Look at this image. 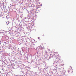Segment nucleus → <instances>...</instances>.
I'll return each instance as SVG.
<instances>
[{
	"label": "nucleus",
	"mask_w": 76,
	"mask_h": 76,
	"mask_svg": "<svg viewBox=\"0 0 76 76\" xmlns=\"http://www.w3.org/2000/svg\"><path fill=\"white\" fill-rule=\"evenodd\" d=\"M31 47L32 48H35L36 47V45H35V44L34 43L33 45H31Z\"/></svg>",
	"instance_id": "obj_1"
},
{
	"label": "nucleus",
	"mask_w": 76,
	"mask_h": 76,
	"mask_svg": "<svg viewBox=\"0 0 76 76\" xmlns=\"http://www.w3.org/2000/svg\"><path fill=\"white\" fill-rule=\"evenodd\" d=\"M40 46L41 47V50H44V47L41 46Z\"/></svg>",
	"instance_id": "obj_2"
},
{
	"label": "nucleus",
	"mask_w": 76,
	"mask_h": 76,
	"mask_svg": "<svg viewBox=\"0 0 76 76\" xmlns=\"http://www.w3.org/2000/svg\"><path fill=\"white\" fill-rule=\"evenodd\" d=\"M56 59H57V61H59V60H60V59H59L58 58H56Z\"/></svg>",
	"instance_id": "obj_3"
},
{
	"label": "nucleus",
	"mask_w": 76,
	"mask_h": 76,
	"mask_svg": "<svg viewBox=\"0 0 76 76\" xmlns=\"http://www.w3.org/2000/svg\"><path fill=\"white\" fill-rule=\"evenodd\" d=\"M72 67H70V69H71V71H72Z\"/></svg>",
	"instance_id": "obj_4"
},
{
	"label": "nucleus",
	"mask_w": 76,
	"mask_h": 76,
	"mask_svg": "<svg viewBox=\"0 0 76 76\" xmlns=\"http://www.w3.org/2000/svg\"><path fill=\"white\" fill-rule=\"evenodd\" d=\"M1 8H0V12L1 11Z\"/></svg>",
	"instance_id": "obj_5"
},
{
	"label": "nucleus",
	"mask_w": 76,
	"mask_h": 76,
	"mask_svg": "<svg viewBox=\"0 0 76 76\" xmlns=\"http://www.w3.org/2000/svg\"><path fill=\"white\" fill-rule=\"evenodd\" d=\"M42 36H43V37H44V34H43L42 35Z\"/></svg>",
	"instance_id": "obj_6"
},
{
	"label": "nucleus",
	"mask_w": 76,
	"mask_h": 76,
	"mask_svg": "<svg viewBox=\"0 0 76 76\" xmlns=\"http://www.w3.org/2000/svg\"><path fill=\"white\" fill-rule=\"evenodd\" d=\"M69 72H70V69H69Z\"/></svg>",
	"instance_id": "obj_7"
}]
</instances>
